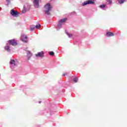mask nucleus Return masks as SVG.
<instances>
[{
    "label": "nucleus",
    "mask_w": 127,
    "mask_h": 127,
    "mask_svg": "<svg viewBox=\"0 0 127 127\" xmlns=\"http://www.w3.org/2000/svg\"><path fill=\"white\" fill-rule=\"evenodd\" d=\"M99 7L101 8H104V7H106V4H102L99 6Z\"/></svg>",
    "instance_id": "nucleus-14"
},
{
    "label": "nucleus",
    "mask_w": 127,
    "mask_h": 127,
    "mask_svg": "<svg viewBox=\"0 0 127 127\" xmlns=\"http://www.w3.org/2000/svg\"><path fill=\"white\" fill-rule=\"evenodd\" d=\"M106 35L108 37H110L111 36H114V34L112 33V32H108L107 33H106Z\"/></svg>",
    "instance_id": "nucleus-9"
},
{
    "label": "nucleus",
    "mask_w": 127,
    "mask_h": 127,
    "mask_svg": "<svg viewBox=\"0 0 127 127\" xmlns=\"http://www.w3.org/2000/svg\"><path fill=\"white\" fill-rule=\"evenodd\" d=\"M107 1L108 2H109V3H112V1H111V0H107Z\"/></svg>",
    "instance_id": "nucleus-18"
},
{
    "label": "nucleus",
    "mask_w": 127,
    "mask_h": 127,
    "mask_svg": "<svg viewBox=\"0 0 127 127\" xmlns=\"http://www.w3.org/2000/svg\"><path fill=\"white\" fill-rule=\"evenodd\" d=\"M10 64L12 65L13 66H15V61H14V60H11L10 62Z\"/></svg>",
    "instance_id": "nucleus-10"
},
{
    "label": "nucleus",
    "mask_w": 127,
    "mask_h": 127,
    "mask_svg": "<svg viewBox=\"0 0 127 127\" xmlns=\"http://www.w3.org/2000/svg\"><path fill=\"white\" fill-rule=\"evenodd\" d=\"M73 81L75 82V83H77V82H78V78L77 77H74L73 78Z\"/></svg>",
    "instance_id": "nucleus-12"
},
{
    "label": "nucleus",
    "mask_w": 127,
    "mask_h": 127,
    "mask_svg": "<svg viewBox=\"0 0 127 127\" xmlns=\"http://www.w3.org/2000/svg\"><path fill=\"white\" fill-rule=\"evenodd\" d=\"M34 27H30V30L32 31V30H34Z\"/></svg>",
    "instance_id": "nucleus-19"
},
{
    "label": "nucleus",
    "mask_w": 127,
    "mask_h": 127,
    "mask_svg": "<svg viewBox=\"0 0 127 127\" xmlns=\"http://www.w3.org/2000/svg\"><path fill=\"white\" fill-rule=\"evenodd\" d=\"M41 25H40V24H39V25H36L35 27L37 29H38V28H39V27H41Z\"/></svg>",
    "instance_id": "nucleus-15"
},
{
    "label": "nucleus",
    "mask_w": 127,
    "mask_h": 127,
    "mask_svg": "<svg viewBox=\"0 0 127 127\" xmlns=\"http://www.w3.org/2000/svg\"><path fill=\"white\" fill-rule=\"evenodd\" d=\"M33 3L35 7L37 8L39 7V0H33Z\"/></svg>",
    "instance_id": "nucleus-6"
},
{
    "label": "nucleus",
    "mask_w": 127,
    "mask_h": 127,
    "mask_svg": "<svg viewBox=\"0 0 127 127\" xmlns=\"http://www.w3.org/2000/svg\"><path fill=\"white\" fill-rule=\"evenodd\" d=\"M44 54V53L43 52H41L38 53L36 55V57H43V55Z\"/></svg>",
    "instance_id": "nucleus-8"
},
{
    "label": "nucleus",
    "mask_w": 127,
    "mask_h": 127,
    "mask_svg": "<svg viewBox=\"0 0 127 127\" xmlns=\"http://www.w3.org/2000/svg\"><path fill=\"white\" fill-rule=\"evenodd\" d=\"M50 55H51V56H54V52H50L49 53Z\"/></svg>",
    "instance_id": "nucleus-16"
},
{
    "label": "nucleus",
    "mask_w": 127,
    "mask_h": 127,
    "mask_svg": "<svg viewBox=\"0 0 127 127\" xmlns=\"http://www.w3.org/2000/svg\"><path fill=\"white\" fill-rule=\"evenodd\" d=\"M21 37L22 41H23V42H27V36H26L25 35H22Z\"/></svg>",
    "instance_id": "nucleus-7"
},
{
    "label": "nucleus",
    "mask_w": 127,
    "mask_h": 127,
    "mask_svg": "<svg viewBox=\"0 0 127 127\" xmlns=\"http://www.w3.org/2000/svg\"><path fill=\"white\" fill-rule=\"evenodd\" d=\"M45 12L46 14H48V15H50L51 10L52 9V6L50 3H48L44 6Z\"/></svg>",
    "instance_id": "nucleus-1"
},
{
    "label": "nucleus",
    "mask_w": 127,
    "mask_h": 127,
    "mask_svg": "<svg viewBox=\"0 0 127 127\" xmlns=\"http://www.w3.org/2000/svg\"><path fill=\"white\" fill-rule=\"evenodd\" d=\"M5 50H6V51H10V49H9V46L6 45L5 47Z\"/></svg>",
    "instance_id": "nucleus-11"
},
{
    "label": "nucleus",
    "mask_w": 127,
    "mask_h": 127,
    "mask_svg": "<svg viewBox=\"0 0 127 127\" xmlns=\"http://www.w3.org/2000/svg\"><path fill=\"white\" fill-rule=\"evenodd\" d=\"M119 3H124L125 2V0H118Z\"/></svg>",
    "instance_id": "nucleus-13"
},
{
    "label": "nucleus",
    "mask_w": 127,
    "mask_h": 127,
    "mask_svg": "<svg viewBox=\"0 0 127 127\" xmlns=\"http://www.w3.org/2000/svg\"><path fill=\"white\" fill-rule=\"evenodd\" d=\"M66 21H67V18H64L63 19H61L59 21V25H58V26H61L62 23H64V22H66Z\"/></svg>",
    "instance_id": "nucleus-5"
},
{
    "label": "nucleus",
    "mask_w": 127,
    "mask_h": 127,
    "mask_svg": "<svg viewBox=\"0 0 127 127\" xmlns=\"http://www.w3.org/2000/svg\"><path fill=\"white\" fill-rule=\"evenodd\" d=\"M94 3H95V2L93 1V0H88L86 1H84L82 3V5L84 6L87 5V4H94Z\"/></svg>",
    "instance_id": "nucleus-2"
},
{
    "label": "nucleus",
    "mask_w": 127,
    "mask_h": 127,
    "mask_svg": "<svg viewBox=\"0 0 127 127\" xmlns=\"http://www.w3.org/2000/svg\"><path fill=\"white\" fill-rule=\"evenodd\" d=\"M9 44L12 45V46H16L17 45V43L15 40H10L8 41Z\"/></svg>",
    "instance_id": "nucleus-4"
},
{
    "label": "nucleus",
    "mask_w": 127,
    "mask_h": 127,
    "mask_svg": "<svg viewBox=\"0 0 127 127\" xmlns=\"http://www.w3.org/2000/svg\"><path fill=\"white\" fill-rule=\"evenodd\" d=\"M65 75H67V73H65V74H63V76H65Z\"/></svg>",
    "instance_id": "nucleus-20"
},
{
    "label": "nucleus",
    "mask_w": 127,
    "mask_h": 127,
    "mask_svg": "<svg viewBox=\"0 0 127 127\" xmlns=\"http://www.w3.org/2000/svg\"><path fill=\"white\" fill-rule=\"evenodd\" d=\"M67 35H68V36H69V37H72V36H73V35H72V34H69L68 33H66Z\"/></svg>",
    "instance_id": "nucleus-17"
},
{
    "label": "nucleus",
    "mask_w": 127,
    "mask_h": 127,
    "mask_svg": "<svg viewBox=\"0 0 127 127\" xmlns=\"http://www.w3.org/2000/svg\"><path fill=\"white\" fill-rule=\"evenodd\" d=\"M8 0H7V1H8Z\"/></svg>",
    "instance_id": "nucleus-21"
},
{
    "label": "nucleus",
    "mask_w": 127,
    "mask_h": 127,
    "mask_svg": "<svg viewBox=\"0 0 127 127\" xmlns=\"http://www.w3.org/2000/svg\"><path fill=\"white\" fill-rule=\"evenodd\" d=\"M10 14L12 15V16H15L16 17H17L19 14V13L16 11H15L13 9H12L10 10Z\"/></svg>",
    "instance_id": "nucleus-3"
}]
</instances>
